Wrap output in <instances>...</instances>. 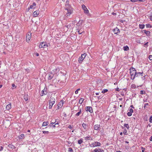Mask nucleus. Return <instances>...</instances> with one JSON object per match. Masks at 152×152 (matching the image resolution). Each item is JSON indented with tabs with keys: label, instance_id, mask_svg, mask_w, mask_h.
Listing matches in <instances>:
<instances>
[{
	"label": "nucleus",
	"instance_id": "nucleus-17",
	"mask_svg": "<svg viewBox=\"0 0 152 152\" xmlns=\"http://www.w3.org/2000/svg\"><path fill=\"white\" fill-rule=\"evenodd\" d=\"M36 3L35 2L33 3V4L31 5L30 7V8L31 9H34L35 8V6H36Z\"/></svg>",
	"mask_w": 152,
	"mask_h": 152
},
{
	"label": "nucleus",
	"instance_id": "nucleus-11",
	"mask_svg": "<svg viewBox=\"0 0 152 152\" xmlns=\"http://www.w3.org/2000/svg\"><path fill=\"white\" fill-rule=\"evenodd\" d=\"M135 77H138V76H140V77H142V73L141 72H136V74H135Z\"/></svg>",
	"mask_w": 152,
	"mask_h": 152
},
{
	"label": "nucleus",
	"instance_id": "nucleus-13",
	"mask_svg": "<svg viewBox=\"0 0 152 152\" xmlns=\"http://www.w3.org/2000/svg\"><path fill=\"white\" fill-rule=\"evenodd\" d=\"M94 152H103V150L99 148L95 149L94 150Z\"/></svg>",
	"mask_w": 152,
	"mask_h": 152
},
{
	"label": "nucleus",
	"instance_id": "nucleus-3",
	"mask_svg": "<svg viewBox=\"0 0 152 152\" xmlns=\"http://www.w3.org/2000/svg\"><path fill=\"white\" fill-rule=\"evenodd\" d=\"M86 53L82 54L81 57H80L78 58V62L79 63H81L86 57Z\"/></svg>",
	"mask_w": 152,
	"mask_h": 152
},
{
	"label": "nucleus",
	"instance_id": "nucleus-32",
	"mask_svg": "<svg viewBox=\"0 0 152 152\" xmlns=\"http://www.w3.org/2000/svg\"><path fill=\"white\" fill-rule=\"evenodd\" d=\"M124 127H126L128 129L129 128V126L128 124H125L124 125Z\"/></svg>",
	"mask_w": 152,
	"mask_h": 152
},
{
	"label": "nucleus",
	"instance_id": "nucleus-22",
	"mask_svg": "<svg viewBox=\"0 0 152 152\" xmlns=\"http://www.w3.org/2000/svg\"><path fill=\"white\" fill-rule=\"evenodd\" d=\"M123 49L125 51H127L129 50V48L128 46H126L124 47Z\"/></svg>",
	"mask_w": 152,
	"mask_h": 152
},
{
	"label": "nucleus",
	"instance_id": "nucleus-42",
	"mask_svg": "<svg viewBox=\"0 0 152 152\" xmlns=\"http://www.w3.org/2000/svg\"><path fill=\"white\" fill-rule=\"evenodd\" d=\"M139 0H131V1L132 2H137V1H138Z\"/></svg>",
	"mask_w": 152,
	"mask_h": 152
},
{
	"label": "nucleus",
	"instance_id": "nucleus-53",
	"mask_svg": "<svg viewBox=\"0 0 152 152\" xmlns=\"http://www.w3.org/2000/svg\"><path fill=\"white\" fill-rule=\"evenodd\" d=\"M137 43H140V40H137Z\"/></svg>",
	"mask_w": 152,
	"mask_h": 152
},
{
	"label": "nucleus",
	"instance_id": "nucleus-44",
	"mask_svg": "<svg viewBox=\"0 0 152 152\" xmlns=\"http://www.w3.org/2000/svg\"><path fill=\"white\" fill-rule=\"evenodd\" d=\"M129 112H130L131 113H132L133 112V110L132 109V108H130V109H129Z\"/></svg>",
	"mask_w": 152,
	"mask_h": 152
},
{
	"label": "nucleus",
	"instance_id": "nucleus-33",
	"mask_svg": "<svg viewBox=\"0 0 152 152\" xmlns=\"http://www.w3.org/2000/svg\"><path fill=\"white\" fill-rule=\"evenodd\" d=\"M15 148V146L12 145H11L10 144V148L12 149H13Z\"/></svg>",
	"mask_w": 152,
	"mask_h": 152
},
{
	"label": "nucleus",
	"instance_id": "nucleus-5",
	"mask_svg": "<svg viewBox=\"0 0 152 152\" xmlns=\"http://www.w3.org/2000/svg\"><path fill=\"white\" fill-rule=\"evenodd\" d=\"M47 47L48 45L46 44V43L45 42H42L41 43L39 46V48H45Z\"/></svg>",
	"mask_w": 152,
	"mask_h": 152
},
{
	"label": "nucleus",
	"instance_id": "nucleus-27",
	"mask_svg": "<svg viewBox=\"0 0 152 152\" xmlns=\"http://www.w3.org/2000/svg\"><path fill=\"white\" fill-rule=\"evenodd\" d=\"M81 113V109H80V111L76 114V115L79 116Z\"/></svg>",
	"mask_w": 152,
	"mask_h": 152
},
{
	"label": "nucleus",
	"instance_id": "nucleus-40",
	"mask_svg": "<svg viewBox=\"0 0 152 152\" xmlns=\"http://www.w3.org/2000/svg\"><path fill=\"white\" fill-rule=\"evenodd\" d=\"M149 58L150 60H152V56L150 55L149 57Z\"/></svg>",
	"mask_w": 152,
	"mask_h": 152
},
{
	"label": "nucleus",
	"instance_id": "nucleus-39",
	"mask_svg": "<svg viewBox=\"0 0 152 152\" xmlns=\"http://www.w3.org/2000/svg\"><path fill=\"white\" fill-rule=\"evenodd\" d=\"M72 149L71 148H69L68 149V151L69 152H72Z\"/></svg>",
	"mask_w": 152,
	"mask_h": 152
},
{
	"label": "nucleus",
	"instance_id": "nucleus-62",
	"mask_svg": "<svg viewBox=\"0 0 152 152\" xmlns=\"http://www.w3.org/2000/svg\"><path fill=\"white\" fill-rule=\"evenodd\" d=\"M26 70L27 72H29V69H26Z\"/></svg>",
	"mask_w": 152,
	"mask_h": 152
},
{
	"label": "nucleus",
	"instance_id": "nucleus-28",
	"mask_svg": "<svg viewBox=\"0 0 152 152\" xmlns=\"http://www.w3.org/2000/svg\"><path fill=\"white\" fill-rule=\"evenodd\" d=\"M54 103H51V102H49V108L51 109L53 106V105L54 104Z\"/></svg>",
	"mask_w": 152,
	"mask_h": 152
},
{
	"label": "nucleus",
	"instance_id": "nucleus-10",
	"mask_svg": "<svg viewBox=\"0 0 152 152\" xmlns=\"http://www.w3.org/2000/svg\"><path fill=\"white\" fill-rule=\"evenodd\" d=\"M64 101L62 100H61L59 103L58 104V107H61L63 105V104L64 103Z\"/></svg>",
	"mask_w": 152,
	"mask_h": 152
},
{
	"label": "nucleus",
	"instance_id": "nucleus-23",
	"mask_svg": "<svg viewBox=\"0 0 152 152\" xmlns=\"http://www.w3.org/2000/svg\"><path fill=\"white\" fill-rule=\"evenodd\" d=\"M48 124V122H43V124H42V126H47Z\"/></svg>",
	"mask_w": 152,
	"mask_h": 152
},
{
	"label": "nucleus",
	"instance_id": "nucleus-51",
	"mask_svg": "<svg viewBox=\"0 0 152 152\" xmlns=\"http://www.w3.org/2000/svg\"><path fill=\"white\" fill-rule=\"evenodd\" d=\"M142 80H144L145 79V76H144L142 77Z\"/></svg>",
	"mask_w": 152,
	"mask_h": 152
},
{
	"label": "nucleus",
	"instance_id": "nucleus-57",
	"mask_svg": "<svg viewBox=\"0 0 152 152\" xmlns=\"http://www.w3.org/2000/svg\"><path fill=\"white\" fill-rule=\"evenodd\" d=\"M150 140L151 141H152V136H151L150 138Z\"/></svg>",
	"mask_w": 152,
	"mask_h": 152
},
{
	"label": "nucleus",
	"instance_id": "nucleus-2",
	"mask_svg": "<svg viewBox=\"0 0 152 152\" xmlns=\"http://www.w3.org/2000/svg\"><path fill=\"white\" fill-rule=\"evenodd\" d=\"M130 73L131 76V79L134 80L135 78V74H136V71L135 68H131L130 69Z\"/></svg>",
	"mask_w": 152,
	"mask_h": 152
},
{
	"label": "nucleus",
	"instance_id": "nucleus-48",
	"mask_svg": "<svg viewBox=\"0 0 152 152\" xmlns=\"http://www.w3.org/2000/svg\"><path fill=\"white\" fill-rule=\"evenodd\" d=\"M148 105V103H146L145 104L144 107L145 108Z\"/></svg>",
	"mask_w": 152,
	"mask_h": 152
},
{
	"label": "nucleus",
	"instance_id": "nucleus-12",
	"mask_svg": "<svg viewBox=\"0 0 152 152\" xmlns=\"http://www.w3.org/2000/svg\"><path fill=\"white\" fill-rule=\"evenodd\" d=\"M55 98H54L53 97H50L49 102H51V103H55Z\"/></svg>",
	"mask_w": 152,
	"mask_h": 152
},
{
	"label": "nucleus",
	"instance_id": "nucleus-30",
	"mask_svg": "<svg viewBox=\"0 0 152 152\" xmlns=\"http://www.w3.org/2000/svg\"><path fill=\"white\" fill-rule=\"evenodd\" d=\"M108 91V90L107 89H105L103 90L102 92V93L104 94L106 92H107Z\"/></svg>",
	"mask_w": 152,
	"mask_h": 152
},
{
	"label": "nucleus",
	"instance_id": "nucleus-34",
	"mask_svg": "<svg viewBox=\"0 0 152 152\" xmlns=\"http://www.w3.org/2000/svg\"><path fill=\"white\" fill-rule=\"evenodd\" d=\"M83 142V140H78V143L80 144H81Z\"/></svg>",
	"mask_w": 152,
	"mask_h": 152
},
{
	"label": "nucleus",
	"instance_id": "nucleus-21",
	"mask_svg": "<svg viewBox=\"0 0 152 152\" xmlns=\"http://www.w3.org/2000/svg\"><path fill=\"white\" fill-rule=\"evenodd\" d=\"M54 123H53V122L51 123L50 124L49 126H50V127L53 126V127H55L56 126H55L56 125L58 124V123H56V124L54 125L53 124H54Z\"/></svg>",
	"mask_w": 152,
	"mask_h": 152
},
{
	"label": "nucleus",
	"instance_id": "nucleus-52",
	"mask_svg": "<svg viewBox=\"0 0 152 152\" xmlns=\"http://www.w3.org/2000/svg\"><path fill=\"white\" fill-rule=\"evenodd\" d=\"M12 86L13 87H15V88L16 87V86H15V84H12Z\"/></svg>",
	"mask_w": 152,
	"mask_h": 152
},
{
	"label": "nucleus",
	"instance_id": "nucleus-8",
	"mask_svg": "<svg viewBox=\"0 0 152 152\" xmlns=\"http://www.w3.org/2000/svg\"><path fill=\"white\" fill-rule=\"evenodd\" d=\"M31 37V33L28 34L26 36V41L28 42Z\"/></svg>",
	"mask_w": 152,
	"mask_h": 152
},
{
	"label": "nucleus",
	"instance_id": "nucleus-35",
	"mask_svg": "<svg viewBox=\"0 0 152 152\" xmlns=\"http://www.w3.org/2000/svg\"><path fill=\"white\" fill-rule=\"evenodd\" d=\"M127 115L129 116H131L132 115V113L129 112H128V113H127Z\"/></svg>",
	"mask_w": 152,
	"mask_h": 152
},
{
	"label": "nucleus",
	"instance_id": "nucleus-49",
	"mask_svg": "<svg viewBox=\"0 0 152 152\" xmlns=\"http://www.w3.org/2000/svg\"><path fill=\"white\" fill-rule=\"evenodd\" d=\"M80 30H79V31H78V32L79 33V34H81L84 31H82L81 32H80Z\"/></svg>",
	"mask_w": 152,
	"mask_h": 152
},
{
	"label": "nucleus",
	"instance_id": "nucleus-20",
	"mask_svg": "<svg viewBox=\"0 0 152 152\" xmlns=\"http://www.w3.org/2000/svg\"><path fill=\"white\" fill-rule=\"evenodd\" d=\"M6 110H4L5 113H7V111H8L10 110V104H8L7 105L6 107Z\"/></svg>",
	"mask_w": 152,
	"mask_h": 152
},
{
	"label": "nucleus",
	"instance_id": "nucleus-63",
	"mask_svg": "<svg viewBox=\"0 0 152 152\" xmlns=\"http://www.w3.org/2000/svg\"><path fill=\"white\" fill-rule=\"evenodd\" d=\"M36 56H39V53H36Z\"/></svg>",
	"mask_w": 152,
	"mask_h": 152
},
{
	"label": "nucleus",
	"instance_id": "nucleus-15",
	"mask_svg": "<svg viewBox=\"0 0 152 152\" xmlns=\"http://www.w3.org/2000/svg\"><path fill=\"white\" fill-rule=\"evenodd\" d=\"M39 14L38 11L36 10L33 13V15L34 17H35L37 16V15Z\"/></svg>",
	"mask_w": 152,
	"mask_h": 152
},
{
	"label": "nucleus",
	"instance_id": "nucleus-19",
	"mask_svg": "<svg viewBox=\"0 0 152 152\" xmlns=\"http://www.w3.org/2000/svg\"><path fill=\"white\" fill-rule=\"evenodd\" d=\"M83 22V21L82 20H80L79 22L77 24V26H79L82 25V23Z\"/></svg>",
	"mask_w": 152,
	"mask_h": 152
},
{
	"label": "nucleus",
	"instance_id": "nucleus-6",
	"mask_svg": "<svg viewBox=\"0 0 152 152\" xmlns=\"http://www.w3.org/2000/svg\"><path fill=\"white\" fill-rule=\"evenodd\" d=\"M101 144L100 142H96L93 143L90 145L91 147H95L96 146H99Z\"/></svg>",
	"mask_w": 152,
	"mask_h": 152
},
{
	"label": "nucleus",
	"instance_id": "nucleus-58",
	"mask_svg": "<svg viewBox=\"0 0 152 152\" xmlns=\"http://www.w3.org/2000/svg\"><path fill=\"white\" fill-rule=\"evenodd\" d=\"M68 127L69 129H71L72 128V126L71 125H69L68 126Z\"/></svg>",
	"mask_w": 152,
	"mask_h": 152
},
{
	"label": "nucleus",
	"instance_id": "nucleus-31",
	"mask_svg": "<svg viewBox=\"0 0 152 152\" xmlns=\"http://www.w3.org/2000/svg\"><path fill=\"white\" fill-rule=\"evenodd\" d=\"M146 26L147 28H151L152 27L151 25L149 24H146Z\"/></svg>",
	"mask_w": 152,
	"mask_h": 152
},
{
	"label": "nucleus",
	"instance_id": "nucleus-43",
	"mask_svg": "<svg viewBox=\"0 0 152 152\" xmlns=\"http://www.w3.org/2000/svg\"><path fill=\"white\" fill-rule=\"evenodd\" d=\"M24 99L26 101H28V98H27V97H26H26L24 96Z\"/></svg>",
	"mask_w": 152,
	"mask_h": 152
},
{
	"label": "nucleus",
	"instance_id": "nucleus-41",
	"mask_svg": "<svg viewBox=\"0 0 152 152\" xmlns=\"http://www.w3.org/2000/svg\"><path fill=\"white\" fill-rule=\"evenodd\" d=\"M42 94L44 95H45L47 93V92L46 91H45H45H42Z\"/></svg>",
	"mask_w": 152,
	"mask_h": 152
},
{
	"label": "nucleus",
	"instance_id": "nucleus-45",
	"mask_svg": "<svg viewBox=\"0 0 152 152\" xmlns=\"http://www.w3.org/2000/svg\"><path fill=\"white\" fill-rule=\"evenodd\" d=\"M148 42H146V43H145L144 44V46H148Z\"/></svg>",
	"mask_w": 152,
	"mask_h": 152
},
{
	"label": "nucleus",
	"instance_id": "nucleus-61",
	"mask_svg": "<svg viewBox=\"0 0 152 152\" xmlns=\"http://www.w3.org/2000/svg\"><path fill=\"white\" fill-rule=\"evenodd\" d=\"M145 0H139L140 1H145Z\"/></svg>",
	"mask_w": 152,
	"mask_h": 152
},
{
	"label": "nucleus",
	"instance_id": "nucleus-64",
	"mask_svg": "<svg viewBox=\"0 0 152 152\" xmlns=\"http://www.w3.org/2000/svg\"><path fill=\"white\" fill-rule=\"evenodd\" d=\"M96 95H97L99 94V93H96Z\"/></svg>",
	"mask_w": 152,
	"mask_h": 152
},
{
	"label": "nucleus",
	"instance_id": "nucleus-29",
	"mask_svg": "<svg viewBox=\"0 0 152 152\" xmlns=\"http://www.w3.org/2000/svg\"><path fill=\"white\" fill-rule=\"evenodd\" d=\"M24 134H21L20 136V137H19V138L20 139H22L23 138H24Z\"/></svg>",
	"mask_w": 152,
	"mask_h": 152
},
{
	"label": "nucleus",
	"instance_id": "nucleus-7",
	"mask_svg": "<svg viewBox=\"0 0 152 152\" xmlns=\"http://www.w3.org/2000/svg\"><path fill=\"white\" fill-rule=\"evenodd\" d=\"M86 111H89L91 113H92L93 112L92 108L91 107H86Z\"/></svg>",
	"mask_w": 152,
	"mask_h": 152
},
{
	"label": "nucleus",
	"instance_id": "nucleus-54",
	"mask_svg": "<svg viewBox=\"0 0 152 152\" xmlns=\"http://www.w3.org/2000/svg\"><path fill=\"white\" fill-rule=\"evenodd\" d=\"M3 148L2 146H1V148H0V151H2L3 150Z\"/></svg>",
	"mask_w": 152,
	"mask_h": 152
},
{
	"label": "nucleus",
	"instance_id": "nucleus-50",
	"mask_svg": "<svg viewBox=\"0 0 152 152\" xmlns=\"http://www.w3.org/2000/svg\"><path fill=\"white\" fill-rule=\"evenodd\" d=\"M143 92L144 91H143L141 90L140 91V93L141 94H144Z\"/></svg>",
	"mask_w": 152,
	"mask_h": 152
},
{
	"label": "nucleus",
	"instance_id": "nucleus-47",
	"mask_svg": "<svg viewBox=\"0 0 152 152\" xmlns=\"http://www.w3.org/2000/svg\"><path fill=\"white\" fill-rule=\"evenodd\" d=\"M141 149H142V152H144V151H145V148H143V147H141Z\"/></svg>",
	"mask_w": 152,
	"mask_h": 152
},
{
	"label": "nucleus",
	"instance_id": "nucleus-56",
	"mask_svg": "<svg viewBox=\"0 0 152 152\" xmlns=\"http://www.w3.org/2000/svg\"><path fill=\"white\" fill-rule=\"evenodd\" d=\"M78 91H77V90H76L75 91V94H77L78 93Z\"/></svg>",
	"mask_w": 152,
	"mask_h": 152
},
{
	"label": "nucleus",
	"instance_id": "nucleus-24",
	"mask_svg": "<svg viewBox=\"0 0 152 152\" xmlns=\"http://www.w3.org/2000/svg\"><path fill=\"white\" fill-rule=\"evenodd\" d=\"M139 26L140 28L142 29L144 28L145 25L144 24H140Z\"/></svg>",
	"mask_w": 152,
	"mask_h": 152
},
{
	"label": "nucleus",
	"instance_id": "nucleus-55",
	"mask_svg": "<svg viewBox=\"0 0 152 152\" xmlns=\"http://www.w3.org/2000/svg\"><path fill=\"white\" fill-rule=\"evenodd\" d=\"M126 130L124 131V132H123V133L124 134H126Z\"/></svg>",
	"mask_w": 152,
	"mask_h": 152
},
{
	"label": "nucleus",
	"instance_id": "nucleus-9",
	"mask_svg": "<svg viewBox=\"0 0 152 152\" xmlns=\"http://www.w3.org/2000/svg\"><path fill=\"white\" fill-rule=\"evenodd\" d=\"M113 31L115 34H117L118 33L120 32V30L117 27L113 29Z\"/></svg>",
	"mask_w": 152,
	"mask_h": 152
},
{
	"label": "nucleus",
	"instance_id": "nucleus-25",
	"mask_svg": "<svg viewBox=\"0 0 152 152\" xmlns=\"http://www.w3.org/2000/svg\"><path fill=\"white\" fill-rule=\"evenodd\" d=\"M82 126L85 129H87V126L86 124L83 123L82 124Z\"/></svg>",
	"mask_w": 152,
	"mask_h": 152
},
{
	"label": "nucleus",
	"instance_id": "nucleus-1",
	"mask_svg": "<svg viewBox=\"0 0 152 152\" xmlns=\"http://www.w3.org/2000/svg\"><path fill=\"white\" fill-rule=\"evenodd\" d=\"M73 12L72 8L69 4V1H67L66 2L65 10L64 12L66 13V15L67 17H69L70 15Z\"/></svg>",
	"mask_w": 152,
	"mask_h": 152
},
{
	"label": "nucleus",
	"instance_id": "nucleus-36",
	"mask_svg": "<svg viewBox=\"0 0 152 152\" xmlns=\"http://www.w3.org/2000/svg\"><path fill=\"white\" fill-rule=\"evenodd\" d=\"M91 138V137H87L85 138V140H90Z\"/></svg>",
	"mask_w": 152,
	"mask_h": 152
},
{
	"label": "nucleus",
	"instance_id": "nucleus-16",
	"mask_svg": "<svg viewBox=\"0 0 152 152\" xmlns=\"http://www.w3.org/2000/svg\"><path fill=\"white\" fill-rule=\"evenodd\" d=\"M100 127V125L96 124L94 126V129L95 130H98L99 129V128Z\"/></svg>",
	"mask_w": 152,
	"mask_h": 152
},
{
	"label": "nucleus",
	"instance_id": "nucleus-18",
	"mask_svg": "<svg viewBox=\"0 0 152 152\" xmlns=\"http://www.w3.org/2000/svg\"><path fill=\"white\" fill-rule=\"evenodd\" d=\"M143 31H144V33L147 36H150V31H146V30H143Z\"/></svg>",
	"mask_w": 152,
	"mask_h": 152
},
{
	"label": "nucleus",
	"instance_id": "nucleus-46",
	"mask_svg": "<svg viewBox=\"0 0 152 152\" xmlns=\"http://www.w3.org/2000/svg\"><path fill=\"white\" fill-rule=\"evenodd\" d=\"M116 91H119L120 90L118 88H116L115 89Z\"/></svg>",
	"mask_w": 152,
	"mask_h": 152
},
{
	"label": "nucleus",
	"instance_id": "nucleus-38",
	"mask_svg": "<svg viewBox=\"0 0 152 152\" xmlns=\"http://www.w3.org/2000/svg\"><path fill=\"white\" fill-rule=\"evenodd\" d=\"M149 121L150 123L152 122V115L150 117V118L149 119Z\"/></svg>",
	"mask_w": 152,
	"mask_h": 152
},
{
	"label": "nucleus",
	"instance_id": "nucleus-4",
	"mask_svg": "<svg viewBox=\"0 0 152 152\" xmlns=\"http://www.w3.org/2000/svg\"><path fill=\"white\" fill-rule=\"evenodd\" d=\"M82 8L84 12L86 14H88L89 11L87 9V8L83 4L82 5Z\"/></svg>",
	"mask_w": 152,
	"mask_h": 152
},
{
	"label": "nucleus",
	"instance_id": "nucleus-59",
	"mask_svg": "<svg viewBox=\"0 0 152 152\" xmlns=\"http://www.w3.org/2000/svg\"><path fill=\"white\" fill-rule=\"evenodd\" d=\"M112 14L113 15H116V13H114V12H112Z\"/></svg>",
	"mask_w": 152,
	"mask_h": 152
},
{
	"label": "nucleus",
	"instance_id": "nucleus-14",
	"mask_svg": "<svg viewBox=\"0 0 152 152\" xmlns=\"http://www.w3.org/2000/svg\"><path fill=\"white\" fill-rule=\"evenodd\" d=\"M54 75V74L52 73L49 74L48 75V79L50 80L51 79L53 78Z\"/></svg>",
	"mask_w": 152,
	"mask_h": 152
},
{
	"label": "nucleus",
	"instance_id": "nucleus-37",
	"mask_svg": "<svg viewBox=\"0 0 152 152\" xmlns=\"http://www.w3.org/2000/svg\"><path fill=\"white\" fill-rule=\"evenodd\" d=\"M42 132L43 133H44V134H48L49 133V132L48 131H42Z\"/></svg>",
	"mask_w": 152,
	"mask_h": 152
},
{
	"label": "nucleus",
	"instance_id": "nucleus-26",
	"mask_svg": "<svg viewBox=\"0 0 152 152\" xmlns=\"http://www.w3.org/2000/svg\"><path fill=\"white\" fill-rule=\"evenodd\" d=\"M83 100L84 99L83 98H81L79 100V103L80 104H82Z\"/></svg>",
	"mask_w": 152,
	"mask_h": 152
},
{
	"label": "nucleus",
	"instance_id": "nucleus-60",
	"mask_svg": "<svg viewBox=\"0 0 152 152\" xmlns=\"http://www.w3.org/2000/svg\"><path fill=\"white\" fill-rule=\"evenodd\" d=\"M150 19L151 21H152V16H151L150 17Z\"/></svg>",
	"mask_w": 152,
	"mask_h": 152
}]
</instances>
